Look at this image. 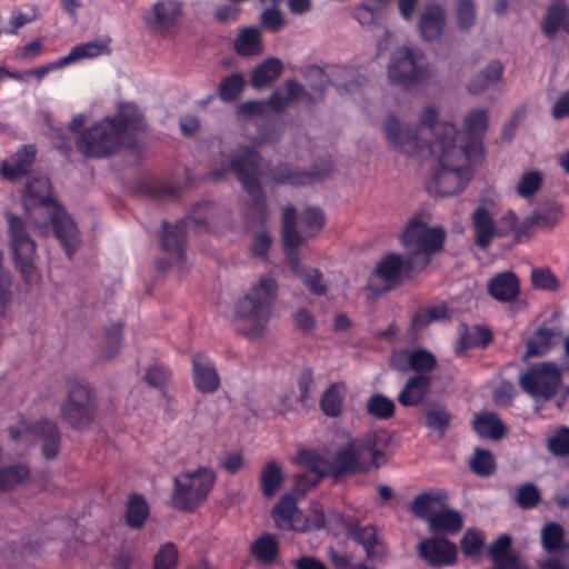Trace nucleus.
Here are the masks:
<instances>
[{"instance_id": "1", "label": "nucleus", "mask_w": 569, "mask_h": 569, "mask_svg": "<svg viewBox=\"0 0 569 569\" xmlns=\"http://www.w3.org/2000/svg\"><path fill=\"white\" fill-rule=\"evenodd\" d=\"M433 107L423 109L419 124L403 127L396 116H390L383 126L388 143L409 157L438 159L427 188L431 194L452 196L463 188L470 176L469 163L477 160L467 158L456 144L458 129L450 122H437Z\"/></svg>"}, {"instance_id": "2", "label": "nucleus", "mask_w": 569, "mask_h": 569, "mask_svg": "<svg viewBox=\"0 0 569 569\" xmlns=\"http://www.w3.org/2000/svg\"><path fill=\"white\" fill-rule=\"evenodd\" d=\"M144 131L146 121L139 108L124 103L113 117H107L82 131L76 146L87 158H107L121 148H136Z\"/></svg>"}, {"instance_id": "3", "label": "nucleus", "mask_w": 569, "mask_h": 569, "mask_svg": "<svg viewBox=\"0 0 569 569\" xmlns=\"http://www.w3.org/2000/svg\"><path fill=\"white\" fill-rule=\"evenodd\" d=\"M23 207L34 226L40 223L32 219L31 210L48 214L56 237L64 248L68 258L71 259L80 242L78 229L70 216L52 199L48 177H34L27 182L23 191Z\"/></svg>"}, {"instance_id": "4", "label": "nucleus", "mask_w": 569, "mask_h": 569, "mask_svg": "<svg viewBox=\"0 0 569 569\" xmlns=\"http://www.w3.org/2000/svg\"><path fill=\"white\" fill-rule=\"evenodd\" d=\"M226 160L209 172V178L218 182L228 172H233L242 188L252 199L253 206L266 210V194L259 179L264 174L269 163L259 154L256 146H241L229 154L222 153Z\"/></svg>"}, {"instance_id": "5", "label": "nucleus", "mask_w": 569, "mask_h": 569, "mask_svg": "<svg viewBox=\"0 0 569 569\" xmlns=\"http://www.w3.org/2000/svg\"><path fill=\"white\" fill-rule=\"evenodd\" d=\"M381 436L368 432L361 438L351 439L339 448L331 459V475L340 477L348 473L367 472L379 468L387 461Z\"/></svg>"}, {"instance_id": "6", "label": "nucleus", "mask_w": 569, "mask_h": 569, "mask_svg": "<svg viewBox=\"0 0 569 569\" xmlns=\"http://www.w3.org/2000/svg\"><path fill=\"white\" fill-rule=\"evenodd\" d=\"M278 295V283L271 274H262L258 282L241 298L236 306V316L249 328L242 330L248 338L259 337L266 329L273 302Z\"/></svg>"}, {"instance_id": "7", "label": "nucleus", "mask_w": 569, "mask_h": 569, "mask_svg": "<svg viewBox=\"0 0 569 569\" xmlns=\"http://www.w3.org/2000/svg\"><path fill=\"white\" fill-rule=\"evenodd\" d=\"M214 482L216 473L207 467L177 475L173 478L172 506L181 511H194L207 500Z\"/></svg>"}, {"instance_id": "8", "label": "nucleus", "mask_w": 569, "mask_h": 569, "mask_svg": "<svg viewBox=\"0 0 569 569\" xmlns=\"http://www.w3.org/2000/svg\"><path fill=\"white\" fill-rule=\"evenodd\" d=\"M445 236L441 228H429L413 218L406 226L400 240L411 259L410 263H417L422 270L429 264L431 254L442 248Z\"/></svg>"}, {"instance_id": "9", "label": "nucleus", "mask_w": 569, "mask_h": 569, "mask_svg": "<svg viewBox=\"0 0 569 569\" xmlns=\"http://www.w3.org/2000/svg\"><path fill=\"white\" fill-rule=\"evenodd\" d=\"M423 60L421 50L416 47L397 49L388 66L390 81L406 89L427 83L432 74Z\"/></svg>"}, {"instance_id": "10", "label": "nucleus", "mask_w": 569, "mask_h": 569, "mask_svg": "<svg viewBox=\"0 0 569 569\" xmlns=\"http://www.w3.org/2000/svg\"><path fill=\"white\" fill-rule=\"evenodd\" d=\"M6 218L14 267L20 271L26 282H30L34 272L37 244L30 237L26 223L20 217L7 213Z\"/></svg>"}, {"instance_id": "11", "label": "nucleus", "mask_w": 569, "mask_h": 569, "mask_svg": "<svg viewBox=\"0 0 569 569\" xmlns=\"http://www.w3.org/2000/svg\"><path fill=\"white\" fill-rule=\"evenodd\" d=\"M561 379V370L556 363L539 362L530 365L520 375L519 385L532 398L548 401L557 395Z\"/></svg>"}, {"instance_id": "12", "label": "nucleus", "mask_w": 569, "mask_h": 569, "mask_svg": "<svg viewBox=\"0 0 569 569\" xmlns=\"http://www.w3.org/2000/svg\"><path fill=\"white\" fill-rule=\"evenodd\" d=\"M97 406L91 389L81 382H73L68 398L61 407V418L71 428L83 430L96 418Z\"/></svg>"}, {"instance_id": "13", "label": "nucleus", "mask_w": 569, "mask_h": 569, "mask_svg": "<svg viewBox=\"0 0 569 569\" xmlns=\"http://www.w3.org/2000/svg\"><path fill=\"white\" fill-rule=\"evenodd\" d=\"M411 259L403 258L399 253L390 252L381 258L369 280V288L378 293L399 286L405 278L413 271H420L417 263H410Z\"/></svg>"}, {"instance_id": "14", "label": "nucleus", "mask_w": 569, "mask_h": 569, "mask_svg": "<svg viewBox=\"0 0 569 569\" xmlns=\"http://www.w3.org/2000/svg\"><path fill=\"white\" fill-rule=\"evenodd\" d=\"M13 441L26 440L32 442L36 437L43 441L42 453L47 459H53L60 451L61 436L58 425L48 419L30 423L22 421L18 427L9 429Z\"/></svg>"}, {"instance_id": "15", "label": "nucleus", "mask_w": 569, "mask_h": 569, "mask_svg": "<svg viewBox=\"0 0 569 569\" xmlns=\"http://www.w3.org/2000/svg\"><path fill=\"white\" fill-rule=\"evenodd\" d=\"M202 208H209L208 203H200L194 209V214L186 219L178 220L172 227L167 221L162 223L161 243L166 252L172 254L177 262H182L186 258L184 243L187 240V226L192 221L196 227H207L208 218L197 216V211Z\"/></svg>"}, {"instance_id": "16", "label": "nucleus", "mask_w": 569, "mask_h": 569, "mask_svg": "<svg viewBox=\"0 0 569 569\" xmlns=\"http://www.w3.org/2000/svg\"><path fill=\"white\" fill-rule=\"evenodd\" d=\"M488 129V114L485 109L471 110L465 118L463 139L458 150L472 160L480 161L483 156L482 139Z\"/></svg>"}, {"instance_id": "17", "label": "nucleus", "mask_w": 569, "mask_h": 569, "mask_svg": "<svg viewBox=\"0 0 569 569\" xmlns=\"http://www.w3.org/2000/svg\"><path fill=\"white\" fill-rule=\"evenodd\" d=\"M332 517L345 526L349 538L363 547L368 560L381 562L386 559L388 550L386 545L378 538L376 527L371 525L361 527L358 523L347 521L339 512L332 513Z\"/></svg>"}, {"instance_id": "18", "label": "nucleus", "mask_w": 569, "mask_h": 569, "mask_svg": "<svg viewBox=\"0 0 569 569\" xmlns=\"http://www.w3.org/2000/svg\"><path fill=\"white\" fill-rule=\"evenodd\" d=\"M182 13L183 3L180 0H158L143 19L152 31L167 34L178 26Z\"/></svg>"}, {"instance_id": "19", "label": "nucleus", "mask_w": 569, "mask_h": 569, "mask_svg": "<svg viewBox=\"0 0 569 569\" xmlns=\"http://www.w3.org/2000/svg\"><path fill=\"white\" fill-rule=\"evenodd\" d=\"M297 210L293 206H287L282 212V243L284 248L286 259L292 271L299 277L303 270L301 269V260L297 252L298 248L305 241V237L300 234L296 228Z\"/></svg>"}, {"instance_id": "20", "label": "nucleus", "mask_w": 569, "mask_h": 569, "mask_svg": "<svg viewBox=\"0 0 569 569\" xmlns=\"http://www.w3.org/2000/svg\"><path fill=\"white\" fill-rule=\"evenodd\" d=\"M418 551L431 567L451 566L457 561V546L446 538L426 539L419 543Z\"/></svg>"}, {"instance_id": "21", "label": "nucleus", "mask_w": 569, "mask_h": 569, "mask_svg": "<svg viewBox=\"0 0 569 569\" xmlns=\"http://www.w3.org/2000/svg\"><path fill=\"white\" fill-rule=\"evenodd\" d=\"M331 171V163L326 162L322 170H299L288 163H279L271 171L274 182L280 184H288L292 187L308 186L317 180H321Z\"/></svg>"}, {"instance_id": "22", "label": "nucleus", "mask_w": 569, "mask_h": 569, "mask_svg": "<svg viewBox=\"0 0 569 569\" xmlns=\"http://www.w3.org/2000/svg\"><path fill=\"white\" fill-rule=\"evenodd\" d=\"M297 459L311 473L310 479H307L309 477L307 475H300L298 477L296 483L297 490L300 486H303L305 480H307L306 488L301 490L300 495H305L308 488L315 487L321 478L331 473V461L329 462L315 450L300 449L297 453Z\"/></svg>"}, {"instance_id": "23", "label": "nucleus", "mask_w": 569, "mask_h": 569, "mask_svg": "<svg viewBox=\"0 0 569 569\" xmlns=\"http://www.w3.org/2000/svg\"><path fill=\"white\" fill-rule=\"evenodd\" d=\"M192 378L194 387L202 393H214L220 388L216 365L204 353H197L192 358Z\"/></svg>"}, {"instance_id": "24", "label": "nucleus", "mask_w": 569, "mask_h": 569, "mask_svg": "<svg viewBox=\"0 0 569 569\" xmlns=\"http://www.w3.org/2000/svg\"><path fill=\"white\" fill-rule=\"evenodd\" d=\"M272 518L281 530L299 531L302 513L297 507L296 499L286 493L272 509Z\"/></svg>"}, {"instance_id": "25", "label": "nucleus", "mask_w": 569, "mask_h": 569, "mask_svg": "<svg viewBox=\"0 0 569 569\" xmlns=\"http://www.w3.org/2000/svg\"><path fill=\"white\" fill-rule=\"evenodd\" d=\"M471 228L473 231L475 243L487 249L496 237V222L492 214L485 206H479L471 214Z\"/></svg>"}, {"instance_id": "26", "label": "nucleus", "mask_w": 569, "mask_h": 569, "mask_svg": "<svg viewBox=\"0 0 569 569\" xmlns=\"http://www.w3.org/2000/svg\"><path fill=\"white\" fill-rule=\"evenodd\" d=\"M111 38L109 36L98 37L91 41L79 43L71 48L70 52L61 57L66 66L78 62L83 59H93L102 54H109Z\"/></svg>"}, {"instance_id": "27", "label": "nucleus", "mask_w": 569, "mask_h": 569, "mask_svg": "<svg viewBox=\"0 0 569 569\" xmlns=\"http://www.w3.org/2000/svg\"><path fill=\"white\" fill-rule=\"evenodd\" d=\"M446 24L445 10L435 3L427 4L420 14L419 30L427 41H435L442 34Z\"/></svg>"}, {"instance_id": "28", "label": "nucleus", "mask_w": 569, "mask_h": 569, "mask_svg": "<svg viewBox=\"0 0 569 569\" xmlns=\"http://www.w3.org/2000/svg\"><path fill=\"white\" fill-rule=\"evenodd\" d=\"M34 159L36 148L31 144L23 146L14 156L2 163L1 173L6 179L16 181L29 172Z\"/></svg>"}, {"instance_id": "29", "label": "nucleus", "mask_w": 569, "mask_h": 569, "mask_svg": "<svg viewBox=\"0 0 569 569\" xmlns=\"http://www.w3.org/2000/svg\"><path fill=\"white\" fill-rule=\"evenodd\" d=\"M430 386L431 379L428 376L417 373L408 379L397 400L403 407H416L425 400Z\"/></svg>"}, {"instance_id": "30", "label": "nucleus", "mask_w": 569, "mask_h": 569, "mask_svg": "<svg viewBox=\"0 0 569 569\" xmlns=\"http://www.w3.org/2000/svg\"><path fill=\"white\" fill-rule=\"evenodd\" d=\"M488 293L500 302L513 301L519 293L518 278L510 271L497 274L488 283Z\"/></svg>"}, {"instance_id": "31", "label": "nucleus", "mask_w": 569, "mask_h": 569, "mask_svg": "<svg viewBox=\"0 0 569 569\" xmlns=\"http://www.w3.org/2000/svg\"><path fill=\"white\" fill-rule=\"evenodd\" d=\"M447 499L448 495L443 491L422 492L411 501L410 510L416 517L429 521L430 517L438 512L436 509L446 505Z\"/></svg>"}, {"instance_id": "32", "label": "nucleus", "mask_w": 569, "mask_h": 569, "mask_svg": "<svg viewBox=\"0 0 569 569\" xmlns=\"http://www.w3.org/2000/svg\"><path fill=\"white\" fill-rule=\"evenodd\" d=\"M283 91L284 92L281 90L273 91L264 101V104L274 111H280L300 97L305 98L307 101H313L309 92L305 90L303 86L296 80L286 81Z\"/></svg>"}, {"instance_id": "33", "label": "nucleus", "mask_w": 569, "mask_h": 569, "mask_svg": "<svg viewBox=\"0 0 569 569\" xmlns=\"http://www.w3.org/2000/svg\"><path fill=\"white\" fill-rule=\"evenodd\" d=\"M386 9L378 0H365L355 7L352 16L362 26L372 29L383 22Z\"/></svg>"}, {"instance_id": "34", "label": "nucleus", "mask_w": 569, "mask_h": 569, "mask_svg": "<svg viewBox=\"0 0 569 569\" xmlns=\"http://www.w3.org/2000/svg\"><path fill=\"white\" fill-rule=\"evenodd\" d=\"M463 526L461 515L452 509H442L430 517L429 527L433 532L457 533Z\"/></svg>"}, {"instance_id": "35", "label": "nucleus", "mask_w": 569, "mask_h": 569, "mask_svg": "<svg viewBox=\"0 0 569 569\" xmlns=\"http://www.w3.org/2000/svg\"><path fill=\"white\" fill-rule=\"evenodd\" d=\"M279 551V542L272 533H262L250 546L251 556L262 565L271 563Z\"/></svg>"}, {"instance_id": "36", "label": "nucleus", "mask_w": 569, "mask_h": 569, "mask_svg": "<svg viewBox=\"0 0 569 569\" xmlns=\"http://www.w3.org/2000/svg\"><path fill=\"white\" fill-rule=\"evenodd\" d=\"M284 480L282 468L273 460L267 462L261 469L259 482L262 495L271 498L280 489Z\"/></svg>"}, {"instance_id": "37", "label": "nucleus", "mask_w": 569, "mask_h": 569, "mask_svg": "<svg viewBox=\"0 0 569 569\" xmlns=\"http://www.w3.org/2000/svg\"><path fill=\"white\" fill-rule=\"evenodd\" d=\"M346 388L342 383L330 385L321 396L320 408L327 417L336 418L342 412Z\"/></svg>"}, {"instance_id": "38", "label": "nucleus", "mask_w": 569, "mask_h": 569, "mask_svg": "<svg viewBox=\"0 0 569 569\" xmlns=\"http://www.w3.org/2000/svg\"><path fill=\"white\" fill-rule=\"evenodd\" d=\"M473 428L480 436L495 440L502 438L506 433V427L500 418L493 412L477 415L473 421Z\"/></svg>"}, {"instance_id": "39", "label": "nucleus", "mask_w": 569, "mask_h": 569, "mask_svg": "<svg viewBox=\"0 0 569 569\" xmlns=\"http://www.w3.org/2000/svg\"><path fill=\"white\" fill-rule=\"evenodd\" d=\"M149 516V506L140 495H131L127 502L126 522L130 528L140 529Z\"/></svg>"}, {"instance_id": "40", "label": "nucleus", "mask_w": 569, "mask_h": 569, "mask_svg": "<svg viewBox=\"0 0 569 569\" xmlns=\"http://www.w3.org/2000/svg\"><path fill=\"white\" fill-rule=\"evenodd\" d=\"M234 50L241 56H254L262 52L259 29L256 27L243 29L234 40Z\"/></svg>"}, {"instance_id": "41", "label": "nucleus", "mask_w": 569, "mask_h": 569, "mask_svg": "<svg viewBox=\"0 0 569 569\" xmlns=\"http://www.w3.org/2000/svg\"><path fill=\"white\" fill-rule=\"evenodd\" d=\"M503 67L502 64L495 60L491 61L487 68L477 74L471 82L469 83V91L472 94H479L485 91L488 87L498 82L502 76Z\"/></svg>"}, {"instance_id": "42", "label": "nucleus", "mask_w": 569, "mask_h": 569, "mask_svg": "<svg viewBox=\"0 0 569 569\" xmlns=\"http://www.w3.org/2000/svg\"><path fill=\"white\" fill-rule=\"evenodd\" d=\"M503 67L502 64L495 60L491 61L487 68L477 74L471 82L469 83V91L472 94H479L485 91L488 87L498 82L502 76Z\"/></svg>"}, {"instance_id": "43", "label": "nucleus", "mask_w": 569, "mask_h": 569, "mask_svg": "<svg viewBox=\"0 0 569 569\" xmlns=\"http://www.w3.org/2000/svg\"><path fill=\"white\" fill-rule=\"evenodd\" d=\"M282 71V63L277 58H269L261 62L252 72L251 84L257 88H263L273 81Z\"/></svg>"}, {"instance_id": "44", "label": "nucleus", "mask_w": 569, "mask_h": 569, "mask_svg": "<svg viewBox=\"0 0 569 569\" xmlns=\"http://www.w3.org/2000/svg\"><path fill=\"white\" fill-rule=\"evenodd\" d=\"M366 409L371 417L387 420L395 415L396 406L392 399L380 392H376L368 398Z\"/></svg>"}, {"instance_id": "45", "label": "nucleus", "mask_w": 569, "mask_h": 569, "mask_svg": "<svg viewBox=\"0 0 569 569\" xmlns=\"http://www.w3.org/2000/svg\"><path fill=\"white\" fill-rule=\"evenodd\" d=\"M122 336V323H113L106 329L103 342L99 350V358L109 360L113 358L120 350Z\"/></svg>"}, {"instance_id": "46", "label": "nucleus", "mask_w": 569, "mask_h": 569, "mask_svg": "<svg viewBox=\"0 0 569 569\" xmlns=\"http://www.w3.org/2000/svg\"><path fill=\"white\" fill-rule=\"evenodd\" d=\"M565 530L558 522H548L541 529V545L547 552H556L563 548Z\"/></svg>"}, {"instance_id": "47", "label": "nucleus", "mask_w": 569, "mask_h": 569, "mask_svg": "<svg viewBox=\"0 0 569 569\" xmlns=\"http://www.w3.org/2000/svg\"><path fill=\"white\" fill-rule=\"evenodd\" d=\"M556 331L551 328L537 330L528 341L529 356H543L555 343Z\"/></svg>"}, {"instance_id": "48", "label": "nucleus", "mask_w": 569, "mask_h": 569, "mask_svg": "<svg viewBox=\"0 0 569 569\" xmlns=\"http://www.w3.org/2000/svg\"><path fill=\"white\" fill-rule=\"evenodd\" d=\"M492 340L491 331L482 326H472L470 328H466L465 332L460 338V346L462 350L475 348V347H486Z\"/></svg>"}, {"instance_id": "49", "label": "nucleus", "mask_w": 569, "mask_h": 569, "mask_svg": "<svg viewBox=\"0 0 569 569\" xmlns=\"http://www.w3.org/2000/svg\"><path fill=\"white\" fill-rule=\"evenodd\" d=\"M470 469L480 477H489L496 471V460L489 450L476 448L470 459Z\"/></svg>"}, {"instance_id": "50", "label": "nucleus", "mask_w": 569, "mask_h": 569, "mask_svg": "<svg viewBox=\"0 0 569 569\" xmlns=\"http://www.w3.org/2000/svg\"><path fill=\"white\" fill-rule=\"evenodd\" d=\"M460 547L467 558L479 556L485 547L483 532L475 528L467 529L460 540Z\"/></svg>"}, {"instance_id": "51", "label": "nucleus", "mask_w": 569, "mask_h": 569, "mask_svg": "<svg viewBox=\"0 0 569 569\" xmlns=\"http://www.w3.org/2000/svg\"><path fill=\"white\" fill-rule=\"evenodd\" d=\"M29 475L30 470L24 465H13L0 470V491H7L17 487L26 480Z\"/></svg>"}, {"instance_id": "52", "label": "nucleus", "mask_w": 569, "mask_h": 569, "mask_svg": "<svg viewBox=\"0 0 569 569\" xmlns=\"http://www.w3.org/2000/svg\"><path fill=\"white\" fill-rule=\"evenodd\" d=\"M303 76L307 80L310 81V87L315 91V96L309 93L313 100L310 102L313 103L316 100L322 98L325 89L330 82V79L325 70L318 66H308L303 71Z\"/></svg>"}, {"instance_id": "53", "label": "nucleus", "mask_w": 569, "mask_h": 569, "mask_svg": "<svg viewBox=\"0 0 569 569\" xmlns=\"http://www.w3.org/2000/svg\"><path fill=\"white\" fill-rule=\"evenodd\" d=\"M244 87V78L241 73H232L226 77L219 86L221 100L231 102L238 98Z\"/></svg>"}, {"instance_id": "54", "label": "nucleus", "mask_w": 569, "mask_h": 569, "mask_svg": "<svg viewBox=\"0 0 569 569\" xmlns=\"http://www.w3.org/2000/svg\"><path fill=\"white\" fill-rule=\"evenodd\" d=\"M426 425L429 429L445 433L451 421V415L445 407L435 406L425 411Z\"/></svg>"}, {"instance_id": "55", "label": "nucleus", "mask_w": 569, "mask_h": 569, "mask_svg": "<svg viewBox=\"0 0 569 569\" xmlns=\"http://www.w3.org/2000/svg\"><path fill=\"white\" fill-rule=\"evenodd\" d=\"M178 549L172 542H167L160 547L153 558V569H177Z\"/></svg>"}, {"instance_id": "56", "label": "nucleus", "mask_w": 569, "mask_h": 569, "mask_svg": "<svg viewBox=\"0 0 569 569\" xmlns=\"http://www.w3.org/2000/svg\"><path fill=\"white\" fill-rule=\"evenodd\" d=\"M541 500L538 487L532 482L520 485L517 489L516 501L525 510L536 508Z\"/></svg>"}, {"instance_id": "57", "label": "nucleus", "mask_w": 569, "mask_h": 569, "mask_svg": "<svg viewBox=\"0 0 569 569\" xmlns=\"http://www.w3.org/2000/svg\"><path fill=\"white\" fill-rule=\"evenodd\" d=\"M542 184V176L537 170L526 171L516 187L517 193L522 198L532 197Z\"/></svg>"}, {"instance_id": "58", "label": "nucleus", "mask_w": 569, "mask_h": 569, "mask_svg": "<svg viewBox=\"0 0 569 569\" xmlns=\"http://www.w3.org/2000/svg\"><path fill=\"white\" fill-rule=\"evenodd\" d=\"M309 516L301 518L299 532H307L311 530H320L326 526V516L320 502H312L309 509Z\"/></svg>"}, {"instance_id": "59", "label": "nucleus", "mask_w": 569, "mask_h": 569, "mask_svg": "<svg viewBox=\"0 0 569 569\" xmlns=\"http://www.w3.org/2000/svg\"><path fill=\"white\" fill-rule=\"evenodd\" d=\"M411 371L423 375L435 369L437 365L436 357L428 350L417 348L411 350Z\"/></svg>"}, {"instance_id": "60", "label": "nucleus", "mask_w": 569, "mask_h": 569, "mask_svg": "<svg viewBox=\"0 0 569 569\" xmlns=\"http://www.w3.org/2000/svg\"><path fill=\"white\" fill-rule=\"evenodd\" d=\"M548 450L557 457L569 456V427L559 428L547 441Z\"/></svg>"}, {"instance_id": "61", "label": "nucleus", "mask_w": 569, "mask_h": 569, "mask_svg": "<svg viewBox=\"0 0 569 569\" xmlns=\"http://www.w3.org/2000/svg\"><path fill=\"white\" fill-rule=\"evenodd\" d=\"M560 208L552 203L549 207L535 210L530 216L538 228H552L558 222Z\"/></svg>"}, {"instance_id": "62", "label": "nucleus", "mask_w": 569, "mask_h": 569, "mask_svg": "<svg viewBox=\"0 0 569 569\" xmlns=\"http://www.w3.org/2000/svg\"><path fill=\"white\" fill-rule=\"evenodd\" d=\"M299 278L310 292L316 296H323L327 292V286L323 280V274L318 269H309L303 271Z\"/></svg>"}, {"instance_id": "63", "label": "nucleus", "mask_w": 569, "mask_h": 569, "mask_svg": "<svg viewBox=\"0 0 569 569\" xmlns=\"http://www.w3.org/2000/svg\"><path fill=\"white\" fill-rule=\"evenodd\" d=\"M262 27L272 32H279L286 26L283 13L277 8L264 9L260 14Z\"/></svg>"}, {"instance_id": "64", "label": "nucleus", "mask_w": 569, "mask_h": 569, "mask_svg": "<svg viewBox=\"0 0 569 569\" xmlns=\"http://www.w3.org/2000/svg\"><path fill=\"white\" fill-rule=\"evenodd\" d=\"M302 223L306 229L310 230L309 237L319 232L325 224L323 211L319 208L309 207L302 214Z\"/></svg>"}]
</instances>
